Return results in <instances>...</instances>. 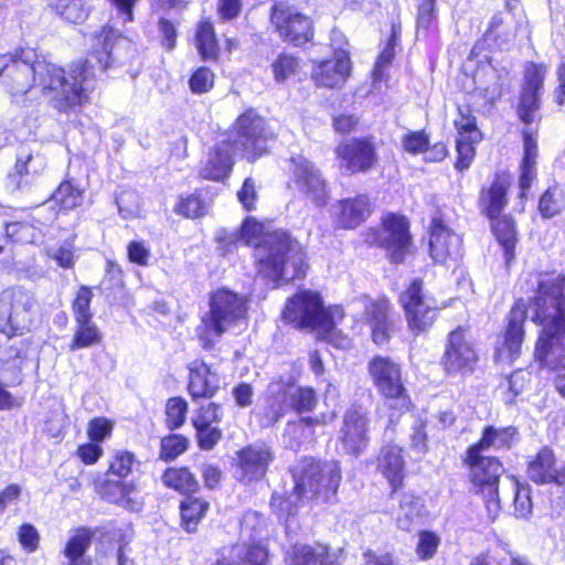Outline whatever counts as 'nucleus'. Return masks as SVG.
Segmentation results:
<instances>
[{
	"label": "nucleus",
	"instance_id": "f704fd0d",
	"mask_svg": "<svg viewBox=\"0 0 565 565\" xmlns=\"http://www.w3.org/2000/svg\"><path fill=\"white\" fill-rule=\"evenodd\" d=\"M365 315L374 343L377 345L387 343L392 331V323L388 320V302L386 300L371 302L365 309Z\"/></svg>",
	"mask_w": 565,
	"mask_h": 565
},
{
	"label": "nucleus",
	"instance_id": "f257e3e1",
	"mask_svg": "<svg viewBox=\"0 0 565 565\" xmlns=\"http://www.w3.org/2000/svg\"><path fill=\"white\" fill-rule=\"evenodd\" d=\"M533 291L526 305L519 299L508 316L503 341L497 348L498 359L513 361L520 355L527 315L542 327L535 347V358L551 370L565 369V275L536 273L527 281Z\"/></svg>",
	"mask_w": 565,
	"mask_h": 565
},
{
	"label": "nucleus",
	"instance_id": "0e129e2a",
	"mask_svg": "<svg viewBox=\"0 0 565 565\" xmlns=\"http://www.w3.org/2000/svg\"><path fill=\"white\" fill-rule=\"evenodd\" d=\"M18 540L22 548L26 553H33L38 550L40 543V534L34 525L23 523L18 531Z\"/></svg>",
	"mask_w": 565,
	"mask_h": 565
},
{
	"label": "nucleus",
	"instance_id": "0eeeda50",
	"mask_svg": "<svg viewBox=\"0 0 565 565\" xmlns=\"http://www.w3.org/2000/svg\"><path fill=\"white\" fill-rule=\"evenodd\" d=\"M343 317L341 308H323L319 294L302 290L290 298L282 311V318L299 328L319 329L331 332L337 318Z\"/></svg>",
	"mask_w": 565,
	"mask_h": 565
},
{
	"label": "nucleus",
	"instance_id": "c85d7f7f",
	"mask_svg": "<svg viewBox=\"0 0 565 565\" xmlns=\"http://www.w3.org/2000/svg\"><path fill=\"white\" fill-rule=\"evenodd\" d=\"M218 388V377L206 363L193 361L189 366L188 390L193 399L209 398Z\"/></svg>",
	"mask_w": 565,
	"mask_h": 565
},
{
	"label": "nucleus",
	"instance_id": "79ce46f5",
	"mask_svg": "<svg viewBox=\"0 0 565 565\" xmlns=\"http://www.w3.org/2000/svg\"><path fill=\"white\" fill-rule=\"evenodd\" d=\"M161 479L164 486L182 493L195 492L199 488L198 480L186 468H169Z\"/></svg>",
	"mask_w": 565,
	"mask_h": 565
},
{
	"label": "nucleus",
	"instance_id": "423d86ee",
	"mask_svg": "<svg viewBox=\"0 0 565 565\" xmlns=\"http://www.w3.org/2000/svg\"><path fill=\"white\" fill-rule=\"evenodd\" d=\"M45 64L46 60H39L32 49H18L0 55V82L13 102L19 103L34 87L36 79L41 87L43 73L40 66Z\"/></svg>",
	"mask_w": 565,
	"mask_h": 565
},
{
	"label": "nucleus",
	"instance_id": "774afa93",
	"mask_svg": "<svg viewBox=\"0 0 565 565\" xmlns=\"http://www.w3.org/2000/svg\"><path fill=\"white\" fill-rule=\"evenodd\" d=\"M127 254L131 263L143 267L149 265L151 253L145 242H130L127 246Z\"/></svg>",
	"mask_w": 565,
	"mask_h": 565
},
{
	"label": "nucleus",
	"instance_id": "b1692460",
	"mask_svg": "<svg viewBox=\"0 0 565 565\" xmlns=\"http://www.w3.org/2000/svg\"><path fill=\"white\" fill-rule=\"evenodd\" d=\"M465 462L470 469L471 482L482 494H486V490L498 488L499 479L504 471L498 458L483 456L479 451L473 456L468 448Z\"/></svg>",
	"mask_w": 565,
	"mask_h": 565
},
{
	"label": "nucleus",
	"instance_id": "864d4df0",
	"mask_svg": "<svg viewBox=\"0 0 565 565\" xmlns=\"http://www.w3.org/2000/svg\"><path fill=\"white\" fill-rule=\"evenodd\" d=\"M480 137L467 136V137H458L456 141V149L458 152V159L456 162V169L459 171L466 170L469 168L473 157H475V148L473 143L479 141Z\"/></svg>",
	"mask_w": 565,
	"mask_h": 565
},
{
	"label": "nucleus",
	"instance_id": "2eb2a0df",
	"mask_svg": "<svg viewBox=\"0 0 565 565\" xmlns=\"http://www.w3.org/2000/svg\"><path fill=\"white\" fill-rule=\"evenodd\" d=\"M375 241L386 249L393 262H403L412 248V237L406 217L397 214L384 216L382 230L377 233Z\"/></svg>",
	"mask_w": 565,
	"mask_h": 565
},
{
	"label": "nucleus",
	"instance_id": "5fc2aeb1",
	"mask_svg": "<svg viewBox=\"0 0 565 565\" xmlns=\"http://www.w3.org/2000/svg\"><path fill=\"white\" fill-rule=\"evenodd\" d=\"M92 299V289L89 287L82 286L73 301V313L75 321L93 319V313L90 312Z\"/></svg>",
	"mask_w": 565,
	"mask_h": 565
},
{
	"label": "nucleus",
	"instance_id": "9d476101",
	"mask_svg": "<svg viewBox=\"0 0 565 565\" xmlns=\"http://www.w3.org/2000/svg\"><path fill=\"white\" fill-rule=\"evenodd\" d=\"M270 396V415L267 424L278 422L285 409L291 408L298 413L311 412L318 403L317 393L309 386H296L290 380L274 381L268 385Z\"/></svg>",
	"mask_w": 565,
	"mask_h": 565
},
{
	"label": "nucleus",
	"instance_id": "39448f33",
	"mask_svg": "<svg viewBox=\"0 0 565 565\" xmlns=\"http://www.w3.org/2000/svg\"><path fill=\"white\" fill-rule=\"evenodd\" d=\"M341 469L337 461H317L313 458H305L294 469L295 493L281 504L287 514H291L290 504L296 499L320 498L329 501L335 495L341 482Z\"/></svg>",
	"mask_w": 565,
	"mask_h": 565
},
{
	"label": "nucleus",
	"instance_id": "72a5a7b5",
	"mask_svg": "<svg viewBox=\"0 0 565 565\" xmlns=\"http://www.w3.org/2000/svg\"><path fill=\"white\" fill-rule=\"evenodd\" d=\"M379 470L390 482L393 491L402 486L404 478V459L402 448L396 445H388L382 448L379 456Z\"/></svg>",
	"mask_w": 565,
	"mask_h": 565
},
{
	"label": "nucleus",
	"instance_id": "20e7f679",
	"mask_svg": "<svg viewBox=\"0 0 565 565\" xmlns=\"http://www.w3.org/2000/svg\"><path fill=\"white\" fill-rule=\"evenodd\" d=\"M247 302L246 297L226 288L211 294L210 309L196 328V335L203 349L212 350L226 331L246 324Z\"/></svg>",
	"mask_w": 565,
	"mask_h": 565
},
{
	"label": "nucleus",
	"instance_id": "4d7b16f0",
	"mask_svg": "<svg viewBox=\"0 0 565 565\" xmlns=\"http://www.w3.org/2000/svg\"><path fill=\"white\" fill-rule=\"evenodd\" d=\"M511 484L514 491V514L518 518L526 519L532 514L533 509L530 490L514 480H511Z\"/></svg>",
	"mask_w": 565,
	"mask_h": 565
},
{
	"label": "nucleus",
	"instance_id": "393cba45",
	"mask_svg": "<svg viewBox=\"0 0 565 565\" xmlns=\"http://www.w3.org/2000/svg\"><path fill=\"white\" fill-rule=\"evenodd\" d=\"M527 477L537 484L563 486L565 484V461L556 465L554 452L544 447L529 461Z\"/></svg>",
	"mask_w": 565,
	"mask_h": 565
},
{
	"label": "nucleus",
	"instance_id": "7c9ffc66",
	"mask_svg": "<svg viewBox=\"0 0 565 565\" xmlns=\"http://www.w3.org/2000/svg\"><path fill=\"white\" fill-rule=\"evenodd\" d=\"M518 440L519 431L516 427H495L488 425L483 428L480 440L469 448L471 449V455L475 456L477 451L483 452L490 448L497 450L510 449Z\"/></svg>",
	"mask_w": 565,
	"mask_h": 565
},
{
	"label": "nucleus",
	"instance_id": "c03bdc74",
	"mask_svg": "<svg viewBox=\"0 0 565 565\" xmlns=\"http://www.w3.org/2000/svg\"><path fill=\"white\" fill-rule=\"evenodd\" d=\"M209 505L207 501L191 497L181 503V518L184 529L188 532L195 531L198 523L204 516Z\"/></svg>",
	"mask_w": 565,
	"mask_h": 565
},
{
	"label": "nucleus",
	"instance_id": "a211bd4d",
	"mask_svg": "<svg viewBox=\"0 0 565 565\" xmlns=\"http://www.w3.org/2000/svg\"><path fill=\"white\" fill-rule=\"evenodd\" d=\"M477 361L478 354L473 344L466 338L465 330L457 328L451 331L441 359L444 370L448 374L470 373Z\"/></svg>",
	"mask_w": 565,
	"mask_h": 565
},
{
	"label": "nucleus",
	"instance_id": "09e8293b",
	"mask_svg": "<svg viewBox=\"0 0 565 565\" xmlns=\"http://www.w3.org/2000/svg\"><path fill=\"white\" fill-rule=\"evenodd\" d=\"M189 446V440L182 435H169L161 439L159 458L163 461H171L182 455Z\"/></svg>",
	"mask_w": 565,
	"mask_h": 565
},
{
	"label": "nucleus",
	"instance_id": "2f4dec72",
	"mask_svg": "<svg viewBox=\"0 0 565 565\" xmlns=\"http://www.w3.org/2000/svg\"><path fill=\"white\" fill-rule=\"evenodd\" d=\"M286 565H333V557L326 545L297 543L287 553Z\"/></svg>",
	"mask_w": 565,
	"mask_h": 565
},
{
	"label": "nucleus",
	"instance_id": "4c0bfd02",
	"mask_svg": "<svg viewBox=\"0 0 565 565\" xmlns=\"http://www.w3.org/2000/svg\"><path fill=\"white\" fill-rule=\"evenodd\" d=\"M492 232L504 252L505 264L509 265L514 258L516 243V231L514 221L508 215H499L491 220Z\"/></svg>",
	"mask_w": 565,
	"mask_h": 565
},
{
	"label": "nucleus",
	"instance_id": "bf43d9fd",
	"mask_svg": "<svg viewBox=\"0 0 565 565\" xmlns=\"http://www.w3.org/2000/svg\"><path fill=\"white\" fill-rule=\"evenodd\" d=\"M195 428V436L198 446L202 450H212L217 443L222 439L223 433L218 426H193Z\"/></svg>",
	"mask_w": 565,
	"mask_h": 565
},
{
	"label": "nucleus",
	"instance_id": "6e6d98bb",
	"mask_svg": "<svg viewBox=\"0 0 565 565\" xmlns=\"http://www.w3.org/2000/svg\"><path fill=\"white\" fill-rule=\"evenodd\" d=\"M319 423L320 422L318 418H312V417H302L298 422L288 423L286 433H287V435L291 436L295 439V441L290 443L289 446L290 447L300 446V444H301L300 438L301 437H305V438L311 437L313 434L312 427Z\"/></svg>",
	"mask_w": 565,
	"mask_h": 565
},
{
	"label": "nucleus",
	"instance_id": "ea45409f",
	"mask_svg": "<svg viewBox=\"0 0 565 565\" xmlns=\"http://www.w3.org/2000/svg\"><path fill=\"white\" fill-rule=\"evenodd\" d=\"M514 39V30L504 17L499 13L494 14L490 21L489 28L484 34V42L489 46L494 45L504 49Z\"/></svg>",
	"mask_w": 565,
	"mask_h": 565
},
{
	"label": "nucleus",
	"instance_id": "412c9836",
	"mask_svg": "<svg viewBox=\"0 0 565 565\" xmlns=\"http://www.w3.org/2000/svg\"><path fill=\"white\" fill-rule=\"evenodd\" d=\"M340 166L350 173L371 169L376 160L375 148L366 138H354L340 143L335 149Z\"/></svg>",
	"mask_w": 565,
	"mask_h": 565
},
{
	"label": "nucleus",
	"instance_id": "e2e57ef3",
	"mask_svg": "<svg viewBox=\"0 0 565 565\" xmlns=\"http://www.w3.org/2000/svg\"><path fill=\"white\" fill-rule=\"evenodd\" d=\"M116 204L124 218L136 216L139 212V198L135 191H122L117 196Z\"/></svg>",
	"mask_w": 565,
	"mask_h": 565
},
{
	"label": "nucleus",
	"instance_id": "f3484780",
	"mask_svg": "<svg viewBox=\"0 0 565 565\" xmlns=\"http://www.w3.org/2000/svg\"><path fill=\"white\" fill-rule=\"evenodd\" d=\"M291 182L317 206H323L329 199L326 181L318 168L305 157L291 158Z\"/></svg>",
	"mask_w": 565,
	"mask_h": 565
},
{
	"label": "nucleus",
	"instance_id": "de8ad7c7",
	"mask_svg": "<svg viewBox=\"0 0 565 565\" xmlns=\"http://www.w3.org/2000/svg\"><path fill=\"white\" fill-rule=\"evenodd\" d=\"M299 66V60L296 56L287 53L279 54L271 63L275 82L278 84L285 83L296 75Z\"/></svg>",
	"mask_w": 565,
	"mask_h": 565
},
{
	"label": "nucleus",
	"instance_id": "c756f323",
	"mask_svg": "<svg viewBox=\"0 0 565 565\" xmlns=\"http://www.w3.org/2000/svg\"><path fill=\"white\" fill-rule=\"evenodd\" d=\"M509 186L510 178L504 174H497L491 185L481 191L479 199L480 209L490 220L501 215L505 207Z\"/></svg>",
	"mask_w": 565,
	"mask_h": 565
},
{
	"label": "nucleus",
	"instance_id": "13d9d810",
	"mask_svg": "<svg viewBox=\"0 0 565 565\" xmlns=\"http://www.w3.org/2000/svg\"><path fill=\"white\" fill-rule=\"evenodd\" d=\"M223 417L221 406L215 403H209L202 406L193 416V426H217Z\"/></svg>",
	"mask_w": 565,
	"mask_h": 565
},
{
	"label": "nucleus",
	"instance_id": "dca6fc26",
	"mask_svg": "<svg viewBox=\"0 0 565 565\" xmlns=\"http://www.w3.org/2000/svg\"><path fill=\"white\" fill-rule=\"evenodd\" d=\"M270 22L284 41L296 46L305 44L313 36L311 20L282 4L273 7Z\"/></svg>",
	"mask_w": 565,
	"mask_h": 565
},
{
	"label": "nucleus",
	"instance_id": "4be33fe9",
	"mask_svg": "<svg viewBox=\"0 0 565 565\" xmlns=\"http://www.w3.org/2000/svg\"><path fill=\"white\" fill-rule=\"evenodd\" d=\"M351 72V61L348 50L337 49L331 60L317 63L311 73L316 85L327 88H340L344 85Z\"/></svg>",
	"mask_w": 565,
	"mask_h": 565
},
{
	"label": "nucleus",
	"instance_id": "a878e982",
	"mask_svg": "<svg viewBox=\"0 0 565 565\" xmlns=\"http://www.w3.org/2000/svg\"><path fill=\"white\" fill-rule=\"evenodd\" d=\"M45 168L46 159L40 151L33 150L29 146H22L17 153L14 173L9 178L20 190L30 185L43 173Z\"/></svg>",
	"mask_w": 565,
	"mask_h": 565
},
{
	"label": "nucleus",
	"instance_id": "aec40b11",
	"mask_svg": "<svg viewBox=\"0 0 565 565\" xmlns=\"http://www.w3.org/2000/svg\"><path fill=\"white\" fill-rule=\"evenodd\" d=\"M369 420L361 408L345 412L339 431V440L349 455L359 456L369 445Z\"/></svg>",
	"mask_w": 565,
	"mask_h": 565
},
{
	"label": "nucleus",
	"instance_id": "052dcab7",
	"mask_svg": "<svg viewBox=\"0 0 565 565\" xmlns=\"http://www.w3.org/2000/svg\"><path fill=\"white\" fill-rule=\"evenodd\" d=\"M455 126L458 137H480L476 118L470 114L468 108L458 107V117L455 119Z\"/></svg>",
	"mask_w": 565,
	"mask_h": 565
},
{
	"label": "nucleus",
	"instance_id": "603ef678",
	"mask_svg": "<svg viewBox=\"0 0 565 565\" xmlns=\"http://www.w3.org/2000/svg\"><path fill=\"white\" fill-rule=\"evenodd\" d=\"M564 203L557 188H548L540 199L539 210L543 217L550 218L563 210Z\"/></svg>",
	"mask_w": 565,
	"mask_h": 565
},
{
	"label": "nucleus",
	"instance_id": "8fccbe9b",
	"mask_svg": "<svg viewBox=\"0 0 565 565\" xmlns=\"http://www.w3.org/2000/svg\"><path fill=\"white\" fill-rule=\"evenodd\" d=\"M188 403L181 397L169 398L166 405L167 426L174 430L181 427L185 422Z\"/></svg>",
	"mask_w": 565,
	"mask_h": 565
},
{
	"label": "nucleus",
	"instance_id": "6ab92c4d",
	"mask_svg": "<svg viewBox=\"0 0 565 565\" xmlns=\"http://www.w3.org/2000/svg\"><path fill=\"white\" fill-rule=\"evenodd\" d=\"M546 67L543 64L529 63L525 66V83L520 96L518 114L522 122L530 125L536 119L540 107L539 93L543 87Z\"/></svg>",
	"mask_w": 565,
	"mask_h": 565
},
{
	"label": "nucleus",
	"instance_id": "680f3d73",
	"mask_svg": "<svg viewBox=\"0 0 565 565\" xmlns=\"http://www.w3.org/2000/svg\"><path fill=\"white\" fill-rule=\"evenodd\" d=\"M214 84V74L207 67L198 68L189 81L190 88L195 94L209 92Z\"/></svg>",
	"mask_w": 565,
	"mask_h": 565
},
{
	"label": "nucleus",
	"instance_id": "cd10ccee",
	"mask_svg": "<svg viewBox=\"0 0 565 565\" xmlns=\"http://www.w3.org/2000/svg\"><path fill=\"white\" fill-rule=\"evenodd\" d=\"M337 224L342 228H355L366 220L370 214L369 200L364 195L345 199L332 206Z\"/></svg>",
	"mask_w": 565,
	"mask_h": 565
},
{
	"label": "nucleus",
	"instance_id": "f8f14e48",
	"mask_svg": "<svg viewBox=\"0 0 565 565\" xmlns=\"http://www.w3.org/2000/svg\"><path fill=\"white\" fill-rule=\"evenodd\" d=\"M407 326L415 333L427 331L434 323L438 308L433 298L424 295L423 281L414 279L408 288L399 296Z\"/></svg>",
	"mask_w": 565,
	"mask_h": 565
},
{
	"label": "nucleus",
	"instance_id": "3c124183",
	"mask_svg": "<svg viewBox=\"0 0 565 565\" xmlns=\"http://www.w3.org/2000/svg\"><path fill=\"white\" fill-rule=\"evenodd\" d=\"M207 209L209 205L204 200L196 194H191L180 199L175 212L185 217L196 218L206 214Z\"/></svg>",
	"mask_w": 565,
	"mask_h": 565
},
{
	"label": "nucleus",
	"instance_id": "49530a36",
	"mask_svg": "<svg viewBox=\"0 0 565 565\" xmlns=\"http://www.w3.org/2000/svg\"><path fill=\"white\" fill-rule=\"evenodd\" d=\"M92 532L85 527L77 529L68 539L63 553L70 559V562L75 559H84L83 555L89 547Z\"/></svg>",
	"mask_w": 565,
	"mask_h": 565
},
{
	"label": "nucleus",
	"instance_id": "a18cd8bd",
	"mask_svg": "<svg viewBox=\"0 0 565 565\" xmlns=\"http://www.w3.org/2000/svg\"><path fill=\"white\" fill-rule=\"evenodd\" d=\"M52 200L64 210H73L83 202V190L70 180L63 181L52 195Z\"/></svg>",
	"mask_w": 565,
	"mask_h": 565
},
{
	"label": "nucleus",
	"instance_id": "338daca9",
	"mask_svg": "<svg viewBox=\"0 0 565 565\" xmlns=\"http://www.w3.org/2000/svg\"><path fill=\"white\" fill-rule=\"evenodd\" d=\"M439 545V537L428 531H423L419 534V541L416 547L417 555L420 559L431 558Z\"/></svg>",
	"mask_w": 565,
	"mask_h": 565
},
{
	"label": "nucleus",
	"instance_id": "473e14b6",
	"mask_svg": "<svg viewBox=\"0 0 565 565\" xmlns=\"http://www.w3.org/2000/svg\"><path fill=\"white\" fill-rule=\"evenodd\" d=\"M537 142L530 130L523 131V159L520 166V196L525 198L527 190L536 178Z\"/></svg>",
	"mask_w": 565,
	"mask_h": 565
},
{
	"label": "nucleus",
	"instance_id": "e433bc0d",
	"mask_svg": "<svg viewBox=\"0 0 565 565\" xmlns=\"http://www.w3.org/2000/svg\"><path fill=\"white\" fill-rule=\"evenodd\" d=\"M424 504L418 497L404 494L396 513V524L403 531H411L423 522Z\"/></svg>",
	"mask_w": 565,
	"mask_h": 565
},
{
	"label": "nucleus",
	"instance_id": "ddd939ff",
	"mask_svg": "<svg viewBox=\"0 0 565 565\" xmlns=\"http://www.w3.org/2000/svg\"><path fill=\"white\" fill-rule=\"evenodd\" d=\"M236 139L234 148L242 151L243 156L254 161L267 150L269 134L265 128V120L255 110L249 109L242 114L236 120Z\"/></svg>",
	"mask_w": 565,
	"mask_h": 565
},
{
	"label": "nucleus",
	"instance_id": "5701e85b",
	"mask_svg": "<svg viewBox=\"0 0 565 565\" xmlns=\"http://www.w3.org/2000/svg\"><path fill=\"white\" fill-rule=\"evenodd\" d=\"M429 253L434 262L440 264L461 256V237L437 216L430 224Z\"/></svg>",
	"mask_w": 565,
	"mask_h": 565
},
{
	"label": "nucleus",
	"instance_id": "c9c22d12",
	"mask_svg": "<svg viewBox=\"0 0 565 565\" xmlns=\"http://www.w3.org/2000/svg\"><path fill=\"white\" fill-rule=\"evenodd\" d=\"M267 552L259 546L234 545L228 556L217 559L213 565H267Z\"/></svg>",
	"mask_w": 565,
	"mask_h": 565
},
{
	"label": "nucleus",
	"instance_id": "58836bf2",
	"mask_svg": "<svg viewBox=\"0 0 565 565\" xmlns=\"http://www.w3.org/2000/svg\"><path fill=\"white\" fill-rule=\"evenodd\" d=\"M102 340V333L93 319L75 321L74 334L68 349L70 351L87 349L99 344Z\"/></svg>",
	"mask_w": 565,
	"mask_h": 565
},
{
	"label": "nucleus",
	"instance_id": "1a4fd4ad",
	"mask_svg": "<svg viewBox=\"0 0 565 565\" xmlns=\"http://www.w3.org/2000/svg\"><path fill=\"white\" fill-rule=\"evenodd\" d=\"M369 373L379 393L391 409L407 412L411 398L402 382L401 366L390 358L374 356L369 363Z\"/></svg>",
	"mask_w": 565,
	"mask_h": 565
},
{
	"label": "nucleus",
	"instance_id": "9b49d317",
	"mask_svg": "<svg viewBox=\"0 0 565 565\" xmlns=\"http://www.w3.org/2000/svg\"><path fill=\"white\" fill-rule=\"evenodd\" d=\"M32 295L22 288H10L0 295V331L8 338L23 334L32 321Z\"/></svg>",
	"mask_w": 565,
	"mask_h": 565
},
{
	"label": "nucleus",
	"instance_id": "4468645a",
	"mask_svg": "<svg viewBox=\"0 0 565 565\" xmlns=\"http://www.w3.org/2000/svg\"><path fill=\"white\" fill-rule=\"evenodd\" d=\"M275 454L265 443L250 444L236 452L234 476L243 483L258 481L265 477Z\"/></svg>",
	"mask_w": 565,
	"mask_h": 565
},
{
	"label": "nucleus",
	"instance_id": "37998d69",
	"mask_svg": "<svg viewBox=\"0 0 565 565\" xmlns=\"http://www.w3.org/2000/svg\"><path fill=\"white\" fill-rule=\"evenodd\" d=\"M57 14L72 23H81L89 12V6L85 0H50Z\"/></svg>",
	"mask_w": 565,
	"mask_h": 565
},
{
	"label": "nucleus",
	"instance_id": "bb28decb",
	"mask_svg": "<svg viewBox=\"0 0 565 565\" xmlns=\"http://www.w3.org/2000/svg\"><path fill=\"white\" fill-rule=\"evenodd\" d=\"M237 152L228 140L218 142L209 153L200 174L204 179L221 181L228 177L233 167V153Z\"/></svg>",
	"mask_w": 565,
	"mask_h": 565
},
{
	"label": "nucleus",
	"instance_id": "7ed1b4c3",
	"mask_svg": "<svg viewBox=\"0 0 565 565\" xmlns=\"http://www.w3.org/2000/svg\"><path fill=\"white\" fill-rule=\"evenodd\" d=\"M218 249L223 255L232 253L237 244L255 246L257 276L276 288L280 280H294L306 273L305 253L300 244L288 232H265L262 223L246 217L239 233L222 231L217 234Z\"/></svg>",
	"mask_w": 565,
	"mask_h": 565
},
{
	"label": "nucleus",
	"instance_id": "a19ab883",
	"mask_svg": "<svg viewBox=\"0 0 565 565\" xmlns=\"http://www.w3.org/2000/svg\"><path fill=\"white\" fill-rule=\"evenodd\" d=\"M195 46L205 61L216 60L218 45L213 24L210 21H201L195 32Z\"/></svg>",
	"mask_w": 565,
	"mask_h": 565
},
{
	"label": "nucleus",
	"instance_id": "69168bd1",
	"mask_svg": "<svg viewBox=\"0 0 565 565\" xmlns=\"http://www.w3.org/2000/svg\"><path fill=\"white\" fill-rule=\"evenodd\" d=\"M402 145L405 151L417 154L428 150L429 138L424 131H413L403 137Z\"/></svg>",
	"mask_w": 565,
	"mask_h": 565
},
{
	"label": "nucleus",
	"instance_id": "6e6552de",
	"mask_svg": "<svg viewBox=\"0 0 565 565\" xmlns=\"http://www.w3.org/2000/svg\"><path fill=\"white\" fill-rule=\"evenodd\" d=\"M141 461L129 450H116L109 460L106 479L98 484L99 494L113 503H130L137 484L126 479L141 469Z\"/></svg>",
	"mask_w": 565,
	"mask_h": 565
},
{
	"label": "nucleus",
	"instance_id": "f03ea898",
	"mask_svg": "<svg viewBox=\"0 0 565 565\" xmlns=\"http://www.w3.org/2000/svg\"><path fill=\"white\" fill-rule=\"evenodd\" d=\"M108 1L114 7L116 17L111 18V24L104 26L94 36L90 58L72 63L67 70L47 61L40 66L43 73L42 93L58 111L66 113L87 103L95 86L93 60H96L100 71H106L120 60L119 50L128 45L118 26L132 21V8L138 0Z\"/></svg>",
	"mask_w": 565,
	"mask_h": 565
}]
</instances>
